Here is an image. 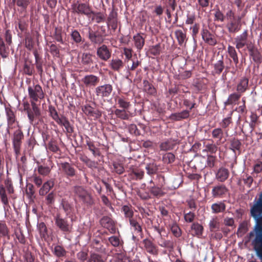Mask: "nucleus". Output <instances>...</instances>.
I'll use <instances>...</instances> for the list:
<instances>
[{"label":"nucleus","instance_id":"obj_52","mask_svg":"<svg viewBox=\"0 0 262 262\" xmlns=\"http://www.w3.org/2000/svg\"><path fill=\"white\" fill-rule=\"evenodd\" d=\"M233 223V221L232 220L230 219L229 220V222L228 223L229 225H232Z\"/></svg>","mask_w":262,"mask_h":262},{"label":"nucleus","instance_id":"obj_55","mask_svg":"<svg viewBox=\"0 0 262 262\" xmlns=\"http://www.w3.org/2000/svg\"><path fill=\"white\" fill-rule=\"evenodd\" d=\"M28 117L30 118V119H32V116L29 113H28Z\"/></svg>","mask_w":262,"mask_h":262},{"label":"nucleus","instance_id":"obj_40","mask_svg":"<svg viewBox=\"0 0 262 262\" xmlns=\"http://www.w3.org/2000/svg\"><path fill=\"white\" fill-rule=\"evenodd\" d=\"M188 116V113L187 112H183L181 114L179 115V117L178 118V119H181V118H185L187 117Z\"/></svg>","mask_w":262,"mask_h":262},{"label":"nucleus","instance_id":"obj_44","mask_svg":"<svg viewBox=\"0 0 262 262\" xmlns=\"http://www.w3.org/2000/svg\"><path fill=\"white\" fill-rule=\"evenodd\" d=\"M194 20V18L192 16L188 17L186 20V23L188 24H191L193 23Z\"/></svg>","mask_w":262,"mask_h":262},{"label":"nucleus","instance_id":"obj_56","mask_svg":"<svg viewBox=\"0 0 262 262\" xmlns=\"http://www.w3.org/2000/svg\"><path fill=\"white\" fill-rule=\"evenodd\" d=\"M149 252L154 253V250L153 249H149L148 250Z\"/></svg>","mask_w":262,"mask_h":262},{"label":"nucleus","instance_id":"obj_38","mask_svg":"<svg viewBox=\"0 0 262 262\" xmlns=\"http://www.w3.org/2000/svg\"><path fill=\"white\" fill-rule=\"evenodd\" d=\"M54 199V195L53 193H50L47 198V201L48 203H52L53 200Z\"/></svg>","mask_w":262,"mask_h":262},{"label":"nucleus","instance_id":"obj_34","mask_svg":"<svg viewBox=\"0 0 262 262\" xmlns=\"http://www.w3.org/2000/svg\"><path fill=\"white\" fill-rule=\"evenodd\" d=\"M221 134V130L220 129H216L213 131L212 135L215 137H219Z\"/></svg>","mask_w":262,"mask_h":262},{"label":"nucleus","instance_id":"obj_33","mask_svg":"<svg viewBox=\"0 0 262 262\" xmlns=\"http://www.w3.org/2000/svg\"><path fill=\"white\" fill-rule=\"evenodd\" d=\"M83 111L85 112V114L93 115L92 108L91 107H85L84 109L83 110Z\"/></svg>","mask_w":262,"mask_h":262},{"label":"nucleus","instance_id":"obj_41","mask_svg":"<svg viewBox=\"0 0 262 262\" xmlns=\"http://www.w3.org/2000/svg\"><path fill=\"white\" fill-rule=\"evenodd\" d=\"M1 198H2V202L4 204H7V198L4 193L1 192Z\"/></svg>","mask_w":262,"mask_h":262},{"label":"nucleus","instance_id":"obj_61","mask_svg":"<svg viewBox=\"0 0 262 262\" xmlns=\"http://www.w3.org/2000/svg\"><path fill=\"white\" fill-rule=\"evenodd\" d=\"M14 1H16V0H13Z\"/></svg>","mask_w":262,"mask_h":262},{"label":"nucleus","instance_id":"obj_28","mask_svg":"<svg viewBox=\"0 0 262 262\" xmlns=\"http://www.w3.org/2000/svg\"><path fill=\"white\" fill-rule=\"evenodd\" d=\"M118 103L120 106L122 108H126L128 107V103L125 101L123 99L119 98L118 99Z\"/></svg>","mask_w":262,"mask_h":262},{"label":"nucleus","instance_id":"obj_23","mask_svg":"<svg viewBox=\"0 0 262 262\" xmlns=\"http://www.w3.org/2000/svg\"><path fill=\"white\" fill-rule=\"evenodd\" d=\"M72 36L73 39L76 42H79L81 40V37L77 31H74L72 33Z\"/></svg>","mask_w":262,"mask_h":262},{"label":"nucleus","instance_id":"obj_9","mask_svg":"<svg viewBox=\"0 0 262 262\" xmlns=\"http://www.w3.org/2000/svg\"><path fill=\"white\" fill-rule=\"evenodd\" d=\"M22 138H23V134L20 131L18 130L15 132V133L14 134V141H13L14 145L15 147H17L19 146V142L21 141V140L22 139Z\"/></svg>","mask_w":262,"mask_h":262},{"label":"nucleus","instance_id":"obj_10","mask_svg":"<svg viewBox=\"0 0 262 262\" xmlns=\"http://www.w3.org/2000/svg\"><path fill=\"white\" fill-rule=\"evenodd\" d=\"M227 191L226 188L224 186H217L213 189V193L215 196L221 195Z\"/></svg>","mask_w":262,"mask_h":262},{"label":"nucleus","instance_id":"obj_25","mask_svg":"<svg viewBox=\"0 0 262 262\" xmlns=\"http://www.w3.org/2000/svg\"><path fill=\"white\" fill-rule=\"evenodd\" d=\"M123 211L125 215L128 217H130L132 215L133 212L130 210L129 208L127 206H124L123 207Z\"/></svg>","mask_w":262,"mask_h":262},{"label":"nucleus","instance_id":"obj_32","mask_svg":"<svg viewBox=\"0 0 262 262\" xmlns=\"http://www.w3.org/2000/svg\"><path fill=\"white\" fill-rule=\"evenodd\" d=\"M200 5L202 7H207L209 5L208 0H198Z\"/></svg>","mask_w":262,"mask_h":262},{"label":"nucleus","instance_id":"obj_17","mask_svg":"<svg viewBox=\"0 0 262 262\" xmlns=\"http://www.w3.org/2000/svg\"><path fill=\"white\" fill-rule=\"evenodd\" d=\"M176 36L180 43H182L184 41L185 39V35L180 30H178L176 32Z\"/></svg>","mask_w":262,"mask_h":262},{"label":"nucleus","instance_id":"obj_24","mask_svg":"<svg viewBox=\"0 0 262 262\" xmlns=\"http://www.w3.org/2000/svg\"><path fill=\"white\" fill-rule=\"evenodd\" d=\"M110 220L107 217H103L101 221V223L102 226L106 228H109L110 227Z\"/></svg>","mask_w":262,"mask_h":262},{"label":"nucleus","instance_id":"obj_50","mask_svg":"<svg viewBox=\"0 0 262 262\" xmlns=\"http://www.w3.org/2000/svg\"><path fill=\"white\" fill-rule=\"evenodd\" d=\"M4 43L2 40L0 38V50H2V47L3 46Z\"/></svg>","mask_w":262,"mask_h":262},{"label":"nucleus","instance_id":"obj_30","mask_svg":"<svg viewBox=\"0 0 262 262\" xmlns=\"http://www.w3.org/2000/svg\"><path fill=\"white\" fill-rule=\"evenodd\" d=\"M193 214L191 213H188L185 215V219L187 222H190L193 219Z\"/></svg>","mask_w":262,"mask_h":262},{"label":"nucleus","instance_id":"obj_45","mask_svg":"<svg viewBox=\"0 0 262 262\" xmlns=\"http://www.w3.org/2000/svg\"><path fill=\"white\" fill-rule=\"evenodd\" d=\"M162 12V10L161 8H157L156 9V13L158 14H161Z\"/></svg>","mask_w":262,"mask_h":262},{"label":"nucleus","instance_id":"obj_36","mask_svg":"<svg viewBox=\"0 0 262 262\" xmlns=\"http://www.w3.org/2000/svg\"><path fill=\"white\" fill-rule=\"evenodd\" d=\"M38 227H39V230H40V232H42V233L46 232V226H45V225L44 224V223H40L39 224Z\"/></svg>","mask_w":262,"mask_h":262},{"label":"nucleus","instance_id":"obj_20","mask_svg":"<svg viewBox=\"0 0 262 262\" xmlns=\"http://www.w3.org/2000/svg\"><path fill=\"white\" fill-rule=\"evenodd\" d=\"M109 241L114 246H117L120 244L119 238L116 236H112L110 237Z\"/></svg>","mask_w":262,"mask_h":262},{"label":"nucleus","instance_id":"obj_42","mask_svg":"<svg viewBox=\"0 0 262 262\" xmlns=\"http://www.w3.org/2000/svg\"><path fill=\"white\" fill-rule=\"evenodd\" d=\"M262 169V167L260 164H256L254 167V170L257 172L260 171Z\"/></svg>","mask_w":262,"mask_h":262},{"label":"nucleus","instance_id":"obj_22","mask_svg":"<svg viewBox=\"0 0 262 262\" xmlns=\"http://www.w3.org/2000/svg\"><path fill=\"white\" fill-rule=\"evenodd\" d=\"M171 231L176 236H179L180 235V229L177 225H173L171 227Z\"/></svg>","mask_w":262,"mask_h":262},{"label":"nucleus","instance_id":"obj_4","mask_svg":"<svg viewBox=\"0 0 262 262\" xmlns=\"http://www.w3.org/2000/svg\"><path fill=\"white\" fill-rule=\"evenodd\" d=\"M97 55L103 60H107L111 55L108 49L105 46H102L98 49Z\"/></svg>","mask_w":262,"mask_h":262},{"label":"nucleus","instance_id":"obj_26","mask_svg":"<svg viewBox=\"0 0 262 262\" xmlns=\"http://www.w3.org/2000/svg\"><path fill=\"white\" fill-rule=\"evenodd\" d=\"M92 259L94 262H104L101 257L96 254H93L92 255Z\"/></svg>","mask_w":262,"mask_h":262},{"label":"nucleus","instance_id":"obj_7","mask_svg":"<svg viewBox=\"0 0 262 262\" xmlns=\"http://www.w3.org/2000/svg\"><path fill=\"white\" fill-rule=\"evenodd\" d=\"M53 186V183L52 181H48L45 183L42 187L40 189L39 193L41 195L46 194L50 189Z\"/></svg>","mask_w":262,"mask_h":262},{"label":"nucleus","instance_id":"obj_12","mask_svg":"<svg viewBox=\"0 0 262 262\" xmlns=\"http://www.w3.org/2000/svg\"><path fill=\"white\" fill-rule=\"evenodd\" d=\"M225 208V205L221 203L214 204L212 206L213 211L216 213L223 211Z\"/></svg>","mask_w":262,"mask_h":262},{"label":"nucleus","instance_id":"obj_37","mask_svg":"<svg viewBox=\"0 0 262 262\" xmlns=\"http://www.w3.org/2000/svg\"><path fill=\"white\" fill-rule=\"evenodd\" d=\"M135 174L136 175L137 178L138 179H141L142 178L143 175V172L142 171L137 170L135 172Z\"/></svg>","mask_w":262,"mask_h":262},{"label":"nucleus","instance_id":"obj_48","mask_svg":"<svg viewBox=\"0 0 262 262\" xmlns=\"http://www.w3.org/2000/svg\"><path fill=\"white\" fill-rule=\"evenodd\" d=\"M207 41L211 45H213L215 43V41L212 39H211L210 40H207Z\"/></svg>","mask_w":262,"mask_h":262},{"label":"nucleus","instance_id":"obj_39","mask_svg":"<svg viewBox=\"0 0 262 262\" xmlns=\"http://www.w3.org/2000/svg\"><path fill=\"white\" fill-rule=\"evenodd\" d=\"M245 43V42L244 40L237 41V43H236V47L238 48H241L244 46Z\"/></svg>","mask_w":262,"mask_h":262},{"label":"nucleus","instance_id":"obj_59","mask_svg":"<svg viewBox=\"0 0 262 262\" xmlns=\"http://www.w3.org/2000/svg\"><path fill=\"white\" fill-rule=\"evenodd\" d=\"M222 69H223L222 67V66H221V68L219 69L220 72H221L222 71Z\"/></svg>","mask_w":262,"mask_h":262},{"label":"nucleus","instance_id":"obj_3","mask_svg":"<svg viewBox=\"0 0 262 262\" xmlns=\"http://www.w3.org/2000/svg\"><path fill=\"white\" fill-rule=\"evenodd\" d=\"M29 93L30 96L35 100L43 97L42 89L41 87L38 85H36L35 87L34 91L29 89Z\"/></svg>","mask_w":262,"mask_h":262},{"label":"nucleus","instance_id":"obj_46","mask_svg":"<svg viewBox=\"0 0 262 262\" xmlns=\"http://www.w3.org/2000/svg\"><path fill=\"white\" fill-rule=\"evenodd\" d=\"M8 191L9 193H11L13 192V188H12L11 185L10 184L8 187Z\"/></svg>","mask_w":262,"mask_h":262},{"label":"nucleus","instance_id":"obj_13","mask_svg":"<svg viewBox=\"0 0 262 262\" xmlns=\"http://www.w3.org/2000/svg\"><path fill=\"white\" fill-rule=\"evenodd\" d=\"M202 230V227L199 224H193L192 226V231L196 235L201 234Z\"/></svg>","mask_w":262,"mask_h":262},{"label":"nucleus","instance_id":"obj_18","mask_svg":"<svg viewBox=\"0 0 262 262\" xmlns=\"http://www.w3.org/2000/svg\"><path fill=\"white\" fill-rule=\"evenodd\" d=\"M54 253L58 256H61L64 255V251L62 248L60 246H57L54 249Z\"/></svg>","mask_w":262,"mask_h":262},{"label":"nucleus","instance_id":"obj_29","mask_svg":"<svg viewBox=\"0 0 262 262\" xmlns=\"http://www.w3.org/2000/svg\"><path fill=\"white\" fill-rule=\"evenodd\" d=\"M29 1L30 0H16L15 2H16L18 5L24 7L27 5Z\"/></svg>","mask_w":262,"mask_h":262},{"label":"nucleus","instance_id":"obj_47","mask_svg":"<svg viewBox=\"0 0 262 262\" xmlns=\"http://www.w3.org/2000/svg\"><path fill=\"white\" fill-rule=\"evenodd\" d=\"M85 57H86V58H88V59H87V60H84V57H82L83 60V61H84V62H89V59H90V56L89 55H85Z\"/></svg>","mask_w":262,"mask_h":262},{"label":"nucleus","instance_id":"obj_43","mask_svg":"<svg viewBox=\"0 0 262 262\" xmlns=\"http://www.w3.org/2000/svg\"><path fill=\"white\" fill-rule=\"evenodd\" d=\"M34 182H35V184L38 186L41 185V184L42 183L41 180L40 178H38L37 177L35 178Z\"/></svg>","mask_w":262,"mask_h":262},{"label":"nucleus","instance_id":"obj_6","mask_svg":"<svg viewBox=\"0 0 262 262\" xmlns=\"http://www.w3.org/2000/svg\"><path fill=\"white\" fill-rule=\"evenodd\" d=\"M84 83L88 85H94L98 82V78L93 75L85 76L83 79Z\"/></svg>","mask_w":262,"mask_h":262},{"label":"nucleus","instance_id":"obj_60","mask_svg":"<svg viewBox=\"0 0 262 262\" xmlns=\"http://www.w3.org/2000/svg\"><path fill=\"white\" fill-rule=\"evenodd\" d=\"M193 31H194V32H197V30H196L194 28Z\"/></svg>","mask_w":262,"mask_h":262},{"label":"nucleus","instance_id":"obj_57","mask_svg":"<svg viewBox=\"0 0 262 262\" xmlns=\"http://www.w3.org/2000/svg\"><path fill=\"white\" fill-rule=\"evenodd\" d=\"M134 225L136 227V229H137V228H140V227H139V226L138 224H137V225H136V224H135Z\"/></svg>","mask_w":262,"mask_h":262},{"label":"nucleus","instance_id":"obj_19","mask_svg":"<svg viewBox=\"0 0 262 262\" xmlns=\"http://www.w3.org/2000/svg\"><path fill=\"white\" fill-rule=\"evenodd\" d=\"M77 9L78 11L81 13H88L89 12L88 8L85 5L83 4L79 5Z\"/></svg>","mask_w":262,"mask_h":262},{"label":"nucleus","instance_id":"obj_49","mask_svg":"<svg viewBox=\"0 0 262 262\" xmlns=\"http://www.w3.org/2000/svg\"><path fill=\"white\" fill-rule=\"evenodd\" d=\"M137 66H138V62H137V63H133V67H132V68L133 69H134L136 68Z\"/></svg>","mask_w":262,"mask_h":262},{"label":"nucleus","instance_id":"obj_54","mask_svg":"<svg viewBox=\"0 0 262 262\" xmlns=\"http://www.w3.org/2000/svg\"><path fill=\"white\" fill-rule=\"evenodd\" d=\"M9 121L13 122L14 121L13 118L12 117H10Z\"/></svg>","mask_w":262,"mask_h":262},{"label":"nucleus","instance_id":"obj_35","mask_svg":"<svg viewBox=\"0 0 262 262\" xmlns=\"http://www.w3.org/2000/svg\"><path fill=\"white\" fill-rule=\"evenodd\" d=\"M76 193H78L80 196L85 197V192L81 188H78L77 190H76Z\"/></svg>","mask_w":262,"mask_h":262},{"label":"nucleus","instance_id":"obj_21","mask_svg":"<svg viewBox=\"0 0 262 262\" xmlns=\"http://www.w3.org/2000/svg\"><path fill=\"white\" fill-rule=\"evenodd\" d=\"M64 170L69 175H73L74 173V170L73 168L70 167L69 165L66 164L64 166Z\"/></svg>","mask_w":262,"mask_h":262},{"label":"nucleus","instance_id":"obj_31","mask_svg":"<svg viewBox=\"0 0 262 262\" xmlns=\"http://www.w3.org/2000/svg\"><path fill=\"white\" fill-rule=\"evenodd\" d=\"M218 226V222L215 220H212L210 223V227L211 229H214Z\"/></svg>","mask_w":262,"mask_h":262},{"label":"nucleus","instance_id":"obj_58","mask_svg":"<svg viewBox=\"0 0 262 262\" xmlns=\"http://www.w3.org/2000/svg\"><path fill=\"white\" fill-rule=\"evenodd\" d=\"M53 118L55 120L57 119V116L56 114H55V115L53 116Z\"/></svg>","mask_w":262,"mask_h":262},{"label":"nucleus","instance_id":"obj_16","mask_svg":"<svg viewBox=\"0 0 262 262\" xmlns=\"http://www.w3.org/2000/svg\"><path fill=\"white\" fill-rule=\"evenodd\" d=\"M174 156L171 153H167L163 157V160L165 162L171 163L174 161Z\"/></svg>","mask_w":262,"mask_h":262},{"label":"nucleus","instance_id":"obj_5","mask_svg":"<svg viewBox=\"0 0 262 262\" xmlns=\"http://www.w3.org/2000/svg\"><path fill=\"white\" fill-rule=\"evenodd\" d=\"M56 224L57 226L64 232H69L71 230V226L62 219H57Z\"/></svg>","mask_w":262,"mask_h":262},{"label":"nucleus","instance_id":"obj_1","mask_svg":"<svg viewBox=\"0 0 262 262\" xmlns=\"http://www.w3.org/2000/svg\"><path fill=\"white\" fill-rule=\"evenodd\" d=\"M251 213L256 221L254 248L258 256L262 258V193L256 203L251 208Z\"/></svg>","mask_w":262,"mask_h":262},{"label":"nucleus","instance_id":"obj_15","mask_svg":"<svg viewBox=\"0 0 262 262\" xmlns=\"http://www.w3.org/2000/svg\"><path fill=\"white\" fill-rule=\"evenodd\" d=\"M122 66V61L119 59H113L111 63V67L114 70H118Z\"/></svg>","mask_w":262,"mask_h":262},{"label":"nucleus","instance_id":"obj_27","mask_svg":"<svg viewBox=\"0 0 262 262\" xmlns=\"http://www.w3.org/2000/svg\"><path fill=\"white\" fill-rule=\"evenodd\" d=\"M146 169L147 170V172L149 173V174H152V173H154V172H155L156 170V167L153 165H148L147 167H146Z\"/></svg>","mask_w":262,"mask_h":262},{"label":"nucleus","instance_id":"obj_14","mask_svg":"<svg viewBox=\"0 0 262 262\" xmlns=\"http://www.w3.org/2000/svg\"><path fill=\"white\" fill-rule=\"evenodd\" d=\"M248 80L244 79L242 80L237 86V90L241 92L245 91L248 85Z\"/></svg>","mask_w":262,"mask_h":262},{"label":"nucleus","instance_id":"obj_53","mask_svg":"<svg viewBox=\"0 0 262 262\" xmlns=\"http://www.w3.org/2000/svg\"><path fill=\"white\" fill-rule=\"evenodd\" d=\"M33 109L35 111V114L37 115V108L36 106H33Z\"/></svg>","mask_w":262,"mask_h":262},{"label":"nucleus","instance_id":"obj_2","mask_svg":"<svg viewBox=\"0 0 262 262\" xmlns=\"http://www.w3.org/2000/svg\"><path fill=\"white\" fill-rule=\"evenodd\" d=\"M112 91V88L110 85H105L98 88L96 92L98 96L103 97L108 96Z\"/></svg>","mask_w":262,"mask_h":262},{"label":"nucleus","instance_id":"obj_51","mask_svg":"<svg viewBox=\"0 0 262 262\" xmlns=\"http://www.w3.org/2000/svg\"><path fill=\"white\" fill-rule=\"evenodd\" d=\"M126 56H127L128 58L130 57V52H129V51H128L127 52H126Z\"/></svg>","mask_w":262,"mask_h":262},{"label":"nucleus","instance_id":"obj_11","mask_svg":"<svg viewBox=\"0 0 262 262\" xmlns=\"http://www.w3.org/2000/svg\"><path fill=\"white\" fill-rule=\"evenodd\" d=\"M135 45L138 49H141L144 45V39L140 35H137L134 37Z\"/></svg>","mask_w":262,"mask_h":262},{"label":"nucleus","instance_id":"obj_8","mask_svg":"<svg viewBox=\"0 0 262 262\" xmlns=\"http://www.w3.org/2000/svg\"><path fill=\"white\" fill-rule=\"evenodd\" d=\"M228 176V171L225 169H221L217 173V178L220 181L225 180Z\"/></svg>","mask_w":262,"mask_h":262}]
</instances>
